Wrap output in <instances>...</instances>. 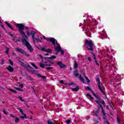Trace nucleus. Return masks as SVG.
<instances>
[{"label":"nucleus","instance_id":"f257e3e1","mask_svg":"<svg viewBox=\"0 0 124 124\" xmlns=\"http://www.w3.org/2000/svg\"><path fill=\"white\" fill-rule=\"evenodd\" d=\"M16 27L18 28L19 32L23 35V39L22 40V43L25 46H26L27 48L28 49L30 53H32L33 52V49L31 45V44L28 41H29V38L28 36L26 35L25 32H24V29L25 28V26L22 24H17ZM28 40V41H27Z\"/></svg>","mask_w":124,"mask_h":124},{"label":"nucleus","instance_id":"f03ea898","mask_svg":"<svg viewBox=\"0 0 124 124\" xmlns=\"http://www.w3.org/2000/svg\"><path fill=\"white\" fill-rule=\"evenodd\" d=\"M42 63H40V66L42 67V68H44L45 66H52V65H53V62L46 59H43L42 61Z\"/></svg>","mask_w":124,"mask_h":124},{"label":"nucleus","instance_id":"7ed1b4c3","mask_svg":"<svg viewBox=\"0 0 124 124\" xmlns=\"http://www.w3.org/2000/svg\"><path fill=\"white\" fill-rule=\"evenodd\" d=\"M85 45L87 47L88 50L90 51H93V41L88 40H85Z\"/></svg>","mask_w":124,"mask_h":124},{"label":"nucleus","instance_id":"20e7f679","mask_svg":"<svg viewBox=\"0 0 124 124\" xmlns=\"http://www.w3.org/2000/svg\"><path fill=\"white\" fill-rule=\"evenodd\" d=\"M55 50L57 51V52H61V53L62 55H63L64 54V52L62 49L61 48V46L58 43V42L55 43Z\"/></svg>","mask_w":124,"mask_h":124},{"label":"nucleus","instance_id":"39448f33","mask_svg":"<svg viewBox=\"0 0 124 124\" xmlns=\"http://www.w3.org/2000/svg\"><path fill=\"white\" fill-rule=\"evenodd\" d=\"M43 38H44V39H45L46 40H49L50 42H51L54 46H56V44L58 42V41H57V40L55 39V38H46V37H45V36H44Z\"/></svg>","mask_w":124,"mask_h":124},{"label":"nucleus","instance_id":"423d86ee","mask_svg":"<svg viewBox=\"0 0 124 124\" xmlns=\"http://www.w3.org/2000/svg\"><path fill=\"white\" fill-rule=\"evenodd\" d=\"M74 75L76 77L78 78L80 81L82 82V83H85V79H84V78H83V77H82V76H81V75L79 76V74L78 73V71H77V70H76L75 71Z\"/></svg>","mask_w":124,"mask_h":124},{"label":"nucleus","instance_id":"0eeeda50","mask_svg":"<svg viewBox=\"0 0 124 124\" xmlns=\"http://www.w3.org/2000/svg\"><path fill=\"white\" fill-rule=\"evenodd\" d=\"M96 81L98 82V87L100 92H102V93L103 95L105 94V93H104V92H103V90H102V88H101V86H102V84L101 83V82H100V80H99V78H98L96 79Z\"/></svg>","mask_w":124,"mask_h":124},{"label":"nucleus","instance_id":"6e6552de","mask_svg":"<svg viewBox=\"0 0 124 124\" xmlns=\"http://www.w3.org/2000/svg\"><path fill=\"white\" fill-rule=\"evenodd\" d=\"M17 109L18 110V111H19V112L20 113H21V114L23 115V116H20L19 117L21 119H27V115L25 113H24V112H23V110L22 109H21L20 108H17Z\"/></svg>","mask_w":124,"mask_h":124},{"label":"nucleus","instance_id":"1a4fd4ad","mask_svg":"<svg viewBox=\"0 0 124 124\" xmlns=\"http://www.w3.org/2000/svg\"><path fill=\"white\" fill-rule=\"evenodd\" d=\"M41 50L43 52H46V53H52V49L49 48L47 49L46 47H42Z\"/></svg>","mask_w":124,"mask_h":124},{"label":"nucleus","instance_id":"9d476101","mask_svg":"<svg viewBox=\"0 0 124 124\" xmlns=\"http://www.w3.org/2000/svg\"><path fill=\"white\" fill-rule=\"evenodd\" d=\"M16 52H18L19 53H20V54H25V51L22 49L19 48H16Z\"/></svg>","mask_w":124,"mask_h":124},{"label":"nucleus","instance_id":"9b49d317","mask_svg":"<svg viewBox=\"0 0 124 124\" xmlns=\"http://www.w3.org/2000/svg\"><path fill=\"white\" fill-rule=\"evenodd\" d=\"M35 34H36V32H35L34 31H31V35L32 36V38L33 39L34 43V41H35L34 35H35Z\"/></svg>","mask_w":124,"mask_h":124},{"label":"nucleus","instance_id":"f8f14e48","mask_svg":"<svg viewBox=\"0 0 124 124\" xmlns=\"http://www.w3.org/2000/svg\"><path fill=\"white\" fill-rule=\"evenodd\" d=\"M7 69L9 71V72H13V71H14V68L10 65L7 67Z\"/></svg>","mask_w":124,"mask_h":124},{"label":"nucleus","instance_id":"ddd939ff","mask_svg":"<svg viewBox=\"0 0 124 124\" xmlns=\"http://www.w3.org/2000/svg\"><path fill=\"white\" fill-rule=\"evenodd\" d=\"M86 96L87 97V98L89 99V100H91V101H93V98L92 97V95L90 94H87Z\"/></svg>","mask_w":124,"mask_h":124},{"label":"nucleus","instance_id":"4468645a","mask_svg":"<svg viewBox=\"0 0 124 124\" xmlns=\"http://www.w3.org/2000/svg\"><path fill=\"white\" fill-rule=\"evenodd\" d=\"M57 64L60 66V67H61V68L64 67L65 66V65H64V64H62V62H58L57 63Z\"/></svg>","mask_w":124,"mask_h":124},{"label":"nucleus","instance_id":"2eb2a0df","mask_svg":"<svg viewBox=\"0 0 124 124\" xmlns=\"http://www.w3.org/2000/svg\"><path fill=\"white\" fill-rule=\"evenodd\" d=\"M74 68L76 69L78 67V63L76 61H74Z\"/></svg>","mask_w":124,"mask_h":124},{"label":"nucleus","instance_id":"dca6fc26","mask_svg":"<svg viewBox=\"0 0 124 124\" xmlns=\"http://www.w3.org/2000/svg\"><path fill=\"white\" fill-rule=\"evenodd\" d=\"M79 90V87L77 86L76 88H72V91L73 92H77Z\"/></svg>","mask_w":124,"mask_h":124},{"label":"nucleus","instance_id":"f3484780","mask_svg":"<svg viewBox=\"0 0 124 124\" xmlns=\"http://www.w3.org/2000/svg\"><path fill=\"white\" fill-rule=\"evenodd\" d=\"M5 24L6 25H7V26H8V27L9 28H10V29H11V30H13V28H12V27H11V26H10V25L9 24V23H8V22H7V21H5Z\"/></svg>","mask_w":124,"mask_h":124},{"label":"nucleus","instance_id":"a211bd4d","mask_svg":"<svg viewBox=\"0 0 124 124\" xmlns=\"http://www.w3.org/2000/svg\"><path fill=\"white\" fill-rule=\"evenodd\" d=\"M93 57H94V61H95V63H96V64L97 65H98V66H99V64H98V63H97V61H96V59L95 58V55H94V54H93Z\"/></svg>","mask_w":124,"mask_h":124},{"label":"nucleus","instance_id":"6ab92c4d","mask_svg":"<svg viewBox=\"0 0 124 124\" xmlns=\"http://www.w3.org/2000/svg\"><path fill=\"white\" fill-rule=\"evenodd\" d=\"M20 122V120H19V118L15 117V123L16 124H18Z\"/></svg>","mask_w":124,"mask_h":124},{"label":"nucleus","instance_id":"aec40b11","mask_svg":"<svg viewBox=\"0 0 124 124\" xmlns=\"http://www.w3.org/2000/svg\"><path fill=\"white\" fill-rule=\"evenodd\" d=\"M5 49L6 50V54H7V55H9V48L6 47Z\"/></svg>","mask_w":124,"mask_h":124},{"label":"nucleus","instance_id":"412c9836","mask_svg":"<svg viewBox=\"0 0 124 124\" xmlns=\"http://www.w3.org/2000/svg\"><path fill=\"white\" fill-rule=\"evenodd\" d=\"M47 124H57V123H54L51 120H48L47 121Z\"/></svg>","mask_w":124,"mask_h":124},{"label":"nucleus","instance_id":"4be33fe9","mask_svg":"<svg viewBox=\"0 0 124 124\" xmlns=\"http://www.w3.org/2000/svg\"><path fill=\"white\" fill-rule=\"evenodd\" d=\"M31 64L32 65V66H33V67H34L35 69H38V67H37V66H36L34 63H31Z\"/></svg>","mask_w":124,"mask_h":124},{"label":"nucleus","instance_id":"5701e85b","mask_svg":"<svg viewBox=\"0 0 124 124\" xmlns=\"http://www.w3.org/2000/svg\"><path fill=\"white\" fill-rule=\"evenodd\" d=\"M13 40V41H15V42H17V41H18V38H17L16 37H14Z\"/></svg>","mask_w":124,"mask_h":124},{"label":"nucleus","instance_id":"b1692460","mask_svg":"<svg viewBox=\"0 0 124 124\" xmlns=\"http://www.w3.org/2000/svg\"><path fill=\"white\" fill-rule=\"evenodd\" d=\"M92 93H93V95H94V96H95V97H96V98H98V96L96 95V94H95V93H94V92L92 91Z\"/></svg>","mask_w":124,"mask_h":124},{"label":"nucleus","instance_id":"393cba45","mask_svg":"<svg viewBox=\"0 0 124 124\" xmlns=\"http://www.w3.org/2000/svg\"><path fill=\"white\" fill-rule=\"evenodd\" d=\"M27 35L28 36H31V32H30L29 31H27Z\"/></svg>","mask_w":124,"mask_h":124},{"label":"nucleus","instance_id":"a878e982","mask_svg":"<svg viewBox=\"0 0 124 124\" xmlns=\"http://www.w3.org/2000/svg\"><path fill=\"white\" fill-rule=\"evenodd\" d=\"M85 78L86 79V80L87 81V83H90L91 82V81L90 80V79H89V78L88 77H87V76H86L85 75H84Z\"/></svg>","mask_w":124,"mask_h":124},{"label":"nucleus","instance_id":"bb28decb","mask_svg":"<svg viewBox=\"0 0 124 124\" xmlns=\"http://www.w3.org/2000/svg\"><path fill=\"white\" fill-rule=\"evenodd\" d=\"M9 91H10V92H12L13 93H17V92H16L15 90L11 89H9Z\"/></svg>","mask_w":124,"mask_h":124},{"label":"nucleus","instance_id":"cd10ccee","mask_svg":"<svg viewBox=\"0 0 124 124\" xmlns=\"http://www.w3.org/2000/svg\"><path fill=\"white\" fill-rule=\"evenodd\" d=\"M49 60H54V59H56V56L53 55L51 57L49 58Z\"/></svg>","mask_w":124,"mask_h":124},{"label":"nucleus","instance_id":"c85d7f7f","mask_svg":"<svg viewBox=\"0 0 124 124\" xmlns=\"http://www.w3.org/2000/svg\"><path fill=\"white\" fill-rule=\"evenodd\" d=\"M47 70H51V69H53V67H48L46 68Z\"/></svg>","mask_w":124,"mask_h":124},{"label":"nucleus","instance_id":"c756f323","mask_svg":"<svg viewBox=\"0 0 124 124\" xmlns=\"http://www.w3.org/2000/svg\"><path fill=\"white\" fill-rule=\"evenodd\" d=\"M34 40H36L37 42H41V40L40 39L35 38Z\"/></svg>","mask_w":124,"mask_h":124},{"label":"nucleus","instance_id":"7c9ffc66","mask_svg":"<svg viewBox=\"0 0 124 124\" xmlns=\"http://www.w3.org/2000/svg\"><path fill=\"white\" fill-rule=\"evenodd\" d=\"M9 62H10V64H11V65L13 66V65L14 64H13V62H12L11 60H9Z\"/></svg>","mask_w":124,"mask_h":124},{"label":"nucleus","instance_id":"2f4dec72","mask_svg":"<svg viewBox=\"0 0 124 124\" xmlns=\"http://www.w3.org/2000/svg\"><path fill=\"white\" fill-rule=\"evenodd\" d=\"M19 98L21 100V101H22V102H25V100L23 99V98L21 96H19Z\"/></svg>","mask_w":124,"mask_h":124},{"label":"nucleus","instance_id":"473e14b6","mask_svg":"<svg viewBox=\"0 0 124 124\" xmlns=\"http://www.w3.org/2000/svg\"><path fill=\"white\" fill-rule=\"evenodd\" d=\"M23 54L25 55L26 57H30V55L28 53H26V51H25V53H24Z\"/></svg>","mask_w":124,"mask_h":124},{"label":"nucleus","instance_id":"72a5a7b5","mask_svg":"<svg viewBox=\"0 0 124 124\" xmlns=\"http://www.w3.org/2000/svg\"><path fill=\"white\" fill-rule=\"evenodd\" d=\"M71 123V121L70 120L68 119L66 121V124H70Z\"/></svg>","mask_w":124,"mask_h":124},{"label":"nucleus","instance_id":"f704fd0d","mask_svg":"<svg viewBox=\"0 0 124 124\" xmlns=\"http://www.w3.org/2000/svg\"><path fill=\"white\" fill-rule=\"evenodd\" d=\"M101 108H102V112L103 113L104 115H105V113L104 112V110L103 109V107H102V106H101Z\"/></svg>","mask_w":124,"mask_h":124},{"label":"nucleus","instance_id":"c9c22d12","mask_svg":"<svg viewBox=\"0 0 124 124\" xmlns=\"http://www.w3.org/2000/svg\"><path fill=\"white\" fill-rule=\"evenodd\" d=\"M68 85H69L70 87H71V86H75L74 83H68Z\"/></svg>","mask_w":124,"mask_h":124},{"label":"nucleus","instance_id":"e433bc0d","mask_svg":"<svg viewBox=\"0 0 124 124\" xmlns=\"http://www.w3.org/2000/svg\"><path fill=\"white\" fill-rule=\"evenodd\" d=\"M85 90H91V88H90V87L87 86L85 88Z\"/></svg>","mask_w":124,"mask_h":124},{"label":"nucleus","instance_id":"4c0bfd02","mask_svg":"<svg viewBox=\"0 0 124 124\" xmlns=\"http://www.w3.org/2000/svg\"><path fill=\"white\" fill-rule=\"evenodd\" d=\"M38 76H39V77H42V78H45V76H41V75H40V74H38Z\"/></svg>","mask_w":124,"mask_h":124},{"label":"nucleus","instance_id":"58836bf2","mask_svg":"<svg viewBox=\"0 0 124 124\" xmlns=\"http://www.w3.org/2000/svg\"><path fill=\"white\" fill-rule=\"evenodd\" d=\"M82 57H83V56L82 55H81V54L78 55V58H82Z\"/></svg>","mask_w":124,"mask_h":124},{"label":"nucleus","instance_id":"ea45409f","mask_svg":"<svg viewBox=\"0 0 124 124\" xmlns=\"http://www.w3.org/2000/svg\"><path fill=\"white\" fill-rule=\"evenodd\" d=\"M3 112L4 114H5V115H6V114H7V112H6V111L4 109L3 110Z\"/></svg>","mask_w":124,"mask_h":124},{"label":"nucleus","instance_id":"a19ab883","mask_svg":"<svg viewBox=\"0 0 124 124\" xmlns=\"http://www.w3.org/2000/svg\"><path fill=\"white\" fill-rule=\"evenodd\" d=\"M9 34L10 36H13V34L11 33V32H9Z\"/></svg>","mask_w":124,"mask_h":124},{"label":"nucleus","instance_id":"79ce46f5","mask_svg":"<svg viewBox=\"0 0 124 124\" xmlns=\"http://www.w3.org/2000/svg\"><path fill=\"white\" fill-rule=\"evenodd\" d=\"M88 60L89 62H92V58H91L90 57H88Z\"/></svg>","mask_w":124,"mask_h":124},{"label":"nucleus","instance_id":"37998d69","mask_svg":"<svg viewBox=\"0 0 124 124\" xmlns=\"http://www.w3.org/2000/svg\"><path fill=\"white\" fill-rule=\"evenodd\" d=\"M95 102H96V103H97V104H99V102H100L99 100H95Z\"/></svg>","mask_w":124,"mask_h":124},{"label":"nucleus","instance_id":"c03bdc74","mask_svg":"<svg viewBox=\"0 0 124 124\" xmlns=\"http://www.w3.org/2000/svg\"><path fill=\"white\" fill-rule=\"evenodd\" d=\"M10 117H12L13 118H16V117L15 116H14L13 114H11Z\"/></svg>","mask_w":124,"mask_h":124},{"label":"nucleus","instance_id":"a18cd8bd","mask_svg":"<svg viewBox=\"0 0 124 124\" xmlns=\"http://www.w3.org/2000/svg\"><path fill=\"white\" fill-rule=\"evenodd\" d=\"M0 26L1 27V28H2L3 29V30H4L5 31V28H4V27H3V25H1Z\"/></svg>","mask_w":124,"mask_h":124},{"label":"nucleus","instance_id":"49530a36","mask_svg":"<svg viewBox=\"0 0 124 124\" xmlns=\"http://www.w3.org/2000/svg\"><path fill=\"white\" fill-rule=\"evenodd\" d=\"M117 121H118V123H120V118H119L118 117L117 118Z\"/></svg>","mask_w":124,"mask_h":124},{"label":"nucleus","instance_id":"de8ad7c7","mask_svg":"<svg viewBox=\"0 0 124 124\" xmlns=\"http://www.w3.org/2000/svg\"><path fill=\"white\" fill-rule=\"evenodd\" d=\"M4 62V61L3 60L1 61V64H3V63Z\"/></svg>","mask_w":124,"mask_h":124},{"label":"nucleus","instance_id":"09e8293b","mask_svg":"<svg viewBox=\"0 0 124 124\" xmlns=\"http://www.w3.org/2000/svg\"><path fill=\"white\" fill-rule=\"evenodd\" d=\"M102 104H103V105H104V104H105V102H104V101H103L102 102Z\"/></svg>","mask_w":124,"mask_h":124},{"label":"nucleus","instance_id":"8fccbe9b","mask_svg":"<svg viewBox=\"0 0 124 124\" xmlns=\"http://www.w3.org/2000/svg\"><path fill=\"white\" fill-rule=\"evenodd\" d=\"M60 83H61V84H64V82L62 80H61Z\"/></svg>","mask_w":124,"mask_h":124},{"label":"nucleus","instance_id":"3c124183","mask_svg":"<svg viewBox=\"0 0 124 124\" xmlns=\"http://www.w3.org/2000/svg\"><path fill=\"white\" fill-rule=\"evenodd\" d=\"M79 27H82V23L79 24Z\"/></svg>","mask_w":124,"mask_h":124},{"label":"nucleus","instance_id":"603ef678","mask_svg":"<svg viewBox=\"0 0 124 124\" xmlns=\"http://www.w3.org/2000/svg\"><path fill=\"white\" fill-rule=\"evenodd\" d=\"M16 89L18 91H20V89H19L18 88H16Z\"/></svg>","mask_w":124,"mask_h":124},{"label":"nucleus","instance_id":"864d4df0","mask_svg":"<svg viewBox=\"0 0 124 124\" xmlns=\"http://www.w3.org/2000/svg\"><path fill=\"white\" fill-rule=\"evenodd\" d=\"M106 123V124H109V122H108V121H107Z\"/></svg>","mask_w":124,"mask_h":124},{"label":"nucleus","instance_id":"5fc2aeb1","mask_svg":"<svg viewBox=\"0 0 124 124\" xmlns=\"http://www.w3.org/2000/svg\"><path fill=\"white\" fill-rule=\"evenodd\" d=\"M20 87H23V84H20Z\"/></svg>","mask_w":124,"mask_h":124},{"label":"nucleus","instance_id":"6e6d98bb","mask_svg":"<svg viewBox=\"0 0 124 124\" xmlns=\"http://www.w3.org/2000/svg\"><path fill=\"white\" fill-rule=\"evenodd\" d=\"M45 56H48V54H45Z\"/></svg>","mask_w":124,"mask_h":124},{"label":"nucleus","instance_id":"4d7b16f0","mask_svg":"<svg viewBox=\"0 0 124 124\" xmlns=\"http://www.w3.org/2000/svg\"><path fill=\"white\" fill-rule=\"evenodd\" d=\"M40 58H42V56H41V55H40Z\"/></svg>","mask_w":124,"mask_h":124},{"label":"nucleus","instance_id":"13d9d810","mask_svg":"<svg viewBox=\"0 0 124 124\" xmlns=\"http://www.w3.org/2000/svg\"><path fill=\"white\" fill-rule=\"evenodd\" d=\"M19 79H22V77H20L19 78Z\"/></svg>","mask_w":124,"mask_h":124},{"label":"nucleus","instance_id":"bf43d9fd","mask_svg":"<svg viewBox=\"0 0 124 124\" xmlns=\"http://www.w3.org/2000/svg\"><path fill=\"white\" fill-rule=\"evenodd\" d=\"M0 118H1V115H0Z\"/></svg>","mask_w":124,"mask_h":124},{"label":"nucleus","instance_id":"052dcab7","mask_svg":"<svg viewBox=\"0 0 124 124\" xmlns=\"http://www.w3.org/2000/svg\"><path fill=\"white\" fill-rule=\"evenodd\" d=\"M0 24H1V21H0Z\"/></svg>","mask_w":124,"mask_h":124},{"label":"nucleus","instance_id":"680f3d73","mask_svg":"<svg viewBox=\"0 0 124 124\" xmlns=\"http://www.w3.org/2000/svg\"><path fill=\"white\" fill-rule=\"evenodd\" d=\"M0 37H1V35L0 34Z\"/></svg>","mask_w":124,"mask_h":124},{"label":"nucleus","instance_id":"e2e57ef3","mask_svg":"<svg viewBox=\"0 0 124 124\" xmlns=\"http://www.w3.org/2000/svg\"><path fill=\"white\" fill-rule=\"evenodd\" d=\"M65 85H67V83H65Z\"/></svg>","mask_w":124,"mask_h":124}]
</instances>
